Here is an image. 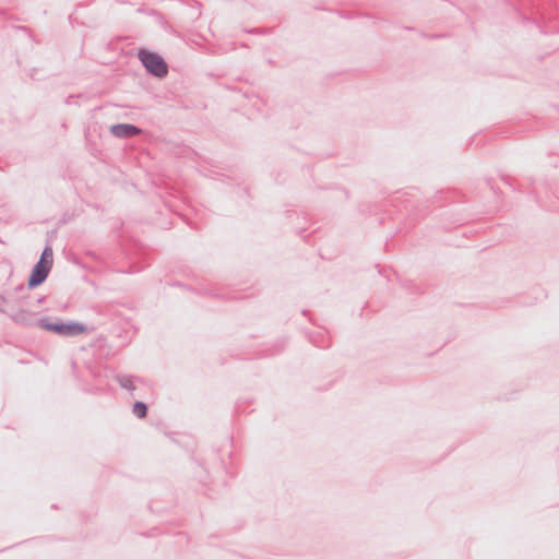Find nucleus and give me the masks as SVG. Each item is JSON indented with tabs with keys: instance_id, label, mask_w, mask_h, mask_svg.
Masks as SVG:
<instances>
[{
	"instance_id": "6ab92c4d",
	"label": "nucleus",
	"mask_w": 559,
	"mask_h": 559,
	"mask_svg": "<svg viewBox=\"0 0 559 559\" xmlns=\"http://www.w3.org/2000/svg\"><path fill=\"white\" fill-rule=\"evenodd\" d=\"M72 97H73V96H70V97L66 100V103H67V104H70V102H71V98H72Z\"/></svg>"
},
{
	"instance_id": "423d86ee",
	"label": "nucleus",
	"mask_w": 559,
	"mask_h": 559,
	"mask_svg": "<svg viewBox=\"0 0 559 559\" xmlns=\"http://www.w3.org/2000/svg\"><path fill=\"white\" fill-rule=\"evenodd\" d=\"M11 319L15 323L24 325V326H37L38 328L39 318H36L34 313L23 310V309L11 314Z\"/></svg>"
},
{
	"instance_id": "1a4fd4ad",
	"label": "nucleus",
	"mask_w": 559,
	"mask_h": 559,
	"mask_svg": "<svg viewBox=\"0 0 559 559\" xmlns=\"http://www.w3.org/2000/svg\"><path fill=\"white\" fill-rule=\"evenodd\" d=\"M38 262H43L45 264H50L52 266V263H53V251H52V248L49 245H47L43 249Z\"/></svg>"
},
{
	"instance_id": "f8f14e48",
	"label": "nucleus",
	"mask_w": 559,
	"mask_h": 559,
	"mask_svg": "<svg viewBox=\"0 0 559 559\" xmlns=\"http://www.w3.org/2000/svg\"><path fill=\"white\" fill-rule=\"evenodd\" d=\"M246 32L249 34L263 35V34H270L271 28H250V29H246Z\"/></svg>"
},
{
	"instance_id": "f257e3e1",
	"label": "nucleus",
	"mask_w": 559,
	"mask_h": 559,
	"mask_svg": "<svg viewBox=\"0 0 559 559\" xmlns=\"http://www.w3.org/2000/svg\"><path fill=\"white\" fill-rule=\"evenodd\" d=\"M38 328L62 337H75L91 331L84 323L49 316L39 318Z\"/></svg>"
},
{
	"instance_id": "dca6fc26",
	"label": "nucleus",
	"mask_w": 559,
	"mask_h": 559,
	"mask_svg": "<svg viewBox=\"0 0 559 559\" xmlns=\"http://www.w3.org/2000/svg\"><path fill=\"white\" fill-rule=\"evenodd\" d=\"M209 294H210L211 296H215V297H218V298H222V299L226 298L224 295L215 294V293H213L212 290H211V292H209Z\"/></svg>"
},
{
	"instance_id": "b1692460",
	"label": "nucleus",
	"mask_w": 559,
	"mask_h": 559,
	"mask_svg": "<svg viewBox=\"0 0 559 559\" xmlns=\"http://www.w3.org/2000/svg\"><path fill=\"white\" fill-rule=\"evenodd\" d=\"M302 314H304V316H307V314H308V311H307V310H302Z\"/></svg>"
},
{
	"instance_id": "5701e85b",
	"label": "nucleus",
	"mask_w": 559,
	"mask_h": 559,
	"mask_svg": "<svg viewBox=\"0 0 559 559\" xmlns=\"http://www.w3.org/2000/svg\"><path fill=\"white\" fill-rule=\"evenodd\" d=\"M0 312L4 313L5 312L4 308L0 307Z\"/></svg>"
},
{
	"instance_id": "6e6552de",
	"label": "nucleus",
	"mask_w": 559,
	"mask_h": 559,
	"mask_svg": "<svg viewBox=\"0 0 559 559\" xmlns=\"http://www.w3.org/2000/svg\"><path fill=\"white\" fill-rule=\"evenodd\" d=\"M148 407L147 404L142 401H135L132 406V413L140 419L147 416Z\"/></svg>"
},
{
	"instance_id": "ddd939ff",
	"label": "nucleus",
	"mask_w": 559,
	"mask_h": 559,
	"mask_svg": "<svg viewBox=\"0 0 559 559\" xmlns=\"http://www.w3.org/2000/svg\"><path fill=\"white\" fill-rule=\"evenodd\" d=\"M501 179L504 181L506 185L510 186L511 188L515 189L514 187V182H515V179H512L510 176L508 175H502L501 176Z\"/></svg>"
},
{
	"instance_id": "f3484780",
	"label": "nucleus",
	"mask_w": 559,
	"mask_h": 559,
	"mask_svg": "<svg viewBox=\"0 0 559 559\" xmlns=\"http://www.w3.org/2000/svg\"><path fill=\"white\" fill-rule=\"evenodd\" d=\"M0 302L1 304H5L7 302V298L0 294Z\"/></svg>"
},
{
	"instance_id": "7ed1b4c3",
	"label": "nucleus",
	"mask_w": 559,
	"mask_h": 559,
	"mask_svg": "<svg viewBox=\"0 0 559 559\" xmlns=\"http://www.w3.org/2000/svg\"><path fill=\"white\" fill-rule=\"evenodd\" d=\"M51 267L52 266L50 264H45L43 262L37 261L28 276L27 289H34L44 284L51 271Z\"/></svg>"
},
{
	"instance_id": "9b49d317",
	"label": "nucleus",
	"mask_w": 559,
	"mask_h": 559,
	"mask_svg": "<svg viewBox=\"0 0 559 559\" xmlns=\"http://www.w3.org/2000/svg\"><path fill=\"white\" fill-rule=\"evenodd\" d=\"M27 298H28V297H26V296H24V295H21V296H20V301H21V302H24V304H26V305H29V306H38L39 304H41V302L46 299V297H45V296H40V297H38V298L36 299L35 304H32V302H29V301H27V300H26Z\"/></svg>"
},
{
	"instance_id": "39448f33",
	"label": "nucleus",
	"mask_w": 559,
	"mask_h": 559,
	"mask_svg": "<svg viewBox=\"0 0 559 559\" xmlns=\"http://www.w3.org/2000/svg\"><path fill=\"white\" fill-rule=\"evenodd\" d=\"M308 340L313 346L318 348L326 349L331 346L329 332L324 329L308 333Z\"/></svg>"
},
{
	"instance_id": "0eeeda50",
	"label": "nucleus",
	"mask_w": 559,
	"mask_h": 559,
	"mask_svg": "<svg viewBox=\"0 0 559 559\" xmlns=\"http://www.w3.org/2000/svg\"><path fill=\"white\" fill-rule=\"evenodd\" d=\"M116 381L119 383V385L126 390H129L130 392L135 390V386L133 384V380H139V377L134 376H127V374H117L115 377Z\"/></svg>"
},
{
	"instance_id": "4468645a",
	"label": "nucleus",
	"mask_w": 559,
	"mask_h": 559,
	"mask_svg": "<svg viewBox=\"0 0 559 559\" xmlns=\"http://www.w3.org/2000/svg\"><path fill=\"white\" fill-rule=\"evenodd\" d=\"M283 347H284L283 343L282 344H276L273 349H270V353L267 355L269 356L276 355V354L282 352Z\"/></svg>"
},
{
	"instance_id": "aec40b11",
	"label": "nucleus",
	"mask_w": 559,
	"mask_h": 559,
	"mask_svg": "<svg viewBox=\"0 0 559 559\" xmlns=\"http://www.w3.org/2000/svg\"><path fill=\"white\" fill-rule=\"evenodd\" d=\"M4 14H5L4 10H0V16H2Z\"/></svg>"
},
{
	"instance_id": "4be33fe9",
	"label": "nucleus",
	"mask_w": 559,
	"mask_h": 559,
	"mask_svg": "<svg viewBox=\"0 0 559 559\" xmlns=\"http://www.w3.org/2000/svg\"><path fill=\"white\" fill-rule=\"evenodd\" d=\"M488 185L490 186V189L495 190L493 186L490 183V180H488Z\"/></svg>"
},
{
	"instance_id": "2eb2a0df",
	"label": "nucleus",
	"mask_w": 559,
	"mask_h": 559,
	"mask_svg": "<svg viewBox=\"0 0 559 559\" xmlns=\"http://www.w3.org/2000/svg\"><path fill=\"white\" fill-rule=\"evenodd\" d=\"M27 289V287H25L24 284H19L15 288H14V292L16 294H22L24 293L25 290Z\"/></svg>"
},
{
	"instance_id": "412c9836",
	"label": "nucleus",
	"mask_w": 559,
	"mask_h": 559,
	"mask_svg": "<svg viewBox=\"0 0 559 559\" xmlns=\"http://www.w3.org/2000/svg\"><path fill=\"white\" fill-rule=\"evenodd\" d=\"M20 28L23 31H28V28L26 26H21Z\"/></svg>"
},
{
	"instance_id": "f03ea898",
	"label": "nucleus",
	"mask_w": 559,
	"mask_h": 559,
	"mask_svg": "<svg viewBox=\"0 0 559 559\" xmlns=\"http://www.w3.org/2000/svg\"><path fill=\"white\" fill-rule=\"evenodd\" d=\"M138 58L146 72L154 78L164 79L168 74V64L165 59L155 51L145 48L138 50Z\"/></svg>"
},
{
	"instance_id": "9d476101",
	"label": "nucleus",
	"mask_w": 559,
	"mask_h": 559,
	"mask_svg": "<svg viewBox=\"0 0 559 559\" xmlns=\"http://www.w3.org/2000/svg\"><path fill=\"white\" fill-rule=\"evenodd\" d=\"M148 265H150V262H145V263H144V264H142V265H138V264H135V263H132V264H130V265H129V267H128V269H126V273H130V274H131V273H136V272L142 271L143 269H145V267H146V266H148Z\"/></svg>"
},
{
	"instance_id": "a211bd4d",
	"label": "nucleus",
	"mask_w": 559,
	"mask_h": 559,
	"mask_svg": "<svg viewBox=\"0 0 559 559\" xmlns=\"http://www.w3.org/2000/svg\"><path fill=\"white\" fill-rule=\"evenodd\" d=\"M441 36H442V35H439V34H432V35H430V37H431V38H439V37H441Z\"/></svg>"
},
{
	"instance_id": "20e7f679",
	"label": "nucleus",
	"mask_w": 559,
	"mask_h": 559,
	"mask_svg": "<svg viewBox=\"0 0 559 559\" xmlns=\"http://www.w3.org/2000/svg\"><path fill=\"white\" fill-rule=\"evenodd\" d=\"M110 133L119 139H131L142 133V129L131 123H117L110 127Z\"/></svg>"
}]
</instances>
